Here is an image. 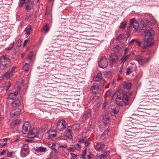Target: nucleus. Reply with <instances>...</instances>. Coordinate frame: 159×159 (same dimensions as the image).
<instances>
[{"mask_svg": "<svg viewBox=\"0 0 159 159\" xmlns=\"http://www.w3.org/2000/svg\"><path fill=\"white\" fill-rule=\"evenodd\" d=\"M141 26V29L144 30L145 33L144 47L146 48L152 46L154 43L152 40L154 39L153 36L155 34V31L152 29V23L149 20H143Z\"/></svg>", "mask_w": 159, "mask_h": 159, "instance_id": "f257e3e1", "label": "nucleus"}, {"mask_svg": "<svg viewBox=\"0 0 159 159\" xmlns=\"http://www.w3.org/2000/svg\"><path fill=\"white\" fill-rule=\"evenodd\" d=\"M11 61L7 55H3L0 57V64L4 68H7L11 66Z\"/></svg>", "mask_w": 159, "mask_h": 159, "instance_id": "f03ea898", "label": "nucleus"}, {"mask_svg": "<svg viewBox=\"0 0 159 159\" xmlns=\"http://www.w3.org/2000/svg\"><path fill=\"white\" fill-rule=\"evenodd\" d=\"M141 129H138L136 127L130 128L129 130L127 132L126 134L127 136L126 137L128 138H132V137L136 136V134L141 133Z\"/></svg>", "mask_w": 159, "mask_h": 159, "instance_id": "7ed1b4c3", "label": "nucleus"}, {"mask_svg": "<svg viewBox=\"0 0 159 159\" xmlns=\"http://www.w3.org/2000/svg\"><path fill=\"white\" fill-rule=\"evenodd\" d=\"M98 65L99 67L105 69L107 67L108 62L107 58L105 56L101 57L100 58Z\"/></svg>", "mask_w": 159, "mask_h": 159, "instance_id": "20e7f679", "label": "nucleus"}, {"mask_svg": "<svg viewBox=\"0 0 159 159\" xmlns=\"http://www.w3.org/2000/svg\"><path fill=\"white\" fill-rule=\"evenodd\" d=\"M118 58L117 55L114 53L111 54L110 57V63L111 66H115L118 61Z\"/></svg>", "mask_w": 159, "mask_h": 159, "instance_id": "39448f33", "label": "nucleus"}, {"mask_svg": "<svg viewBox=\"0 0 159 159\" xmlns=\"http://www.w3.org/2000/svg\"><path fill=\"white\" fill-rule=\"evenodd\" d=\"M39 129L36 128H34L30 130L28 134H27V136L28 137L32 138L37 137L38 135L39 134Z\"/></svg>", "mask_w": 159, "mask_h": 159, "instance_id": "423d86ee", "label": "nucleus"}, {"mask_svg": "<svg viewBox=\"0 0 159 159\" xmlns=\"http://www.w3.org/2000/svg\"><path fill=\"white\" fill-rule=\"evenodd\" d=\"M66 128V123L64 120L58 121L57 125V128L59 131H62Z\"/></svg>", "mask_w": 159, "mask_h": 159, "instance_id": "0eeeda50", "label": "nucleus"}, {"mask_svg": "<svg viewBox=\"0 0 159 159\" xmlns=\"http://www.w3.org/2000/svg\"><path fill=\"white\" fill-rule=\"evenodd\" d=\"M30 123L28 122H26L23 125L22 127V131L24 134H28L30 129Z\"/></svg>", "mask_w": 159, "mask_h": 159, "instance_id": "6e6552de", "label": "nucleus"}, {"mask_svg": "<svg viewBox=\"0 0 159 159\" xmlns=\"http://www.w3.org/2000/svg\"><path fill=\"white\" fill-rule=\"evenodd\" d=\"M92 92L93 93L95 94H98L100 92V90L98 87V84L97 83L93 84L91 88Z\"/></svg>", "mask_w": 159, "mask_h": 159, "instance_id": "1a4fd4ad", "label": "nucleus"}, {"mask_svg": "<svg viewBox=\"0 0 159 159\" xmlns=\"http://www.w3.org/2000/svg\"><path fill=\"white\" fill-rule=\"evenodd\" d=\"M28 145L25 144L23 145L21 148V154L26 156L29 153V149L28 148Z\"/></svg>", "mask_w": 159, "mask_h": 159, "instance_id": "9d476101", "label": "nucleus"}, {"mask_svg": "<svg viewBox=\"0 0 159 159\" xmlns=\"http://www.w3.org/2000/svg\"><path fill=\"white\" fill-rule=\"evenodd\" d=\"M130 25L129 28L133 26L135 31L137 30V28L139 26V20H130Z\"/></svg>", "mask_w": 159, "mask_h": 159, "instance_id": "9b49d317", "label": "nucleus"}, {"mask_svg": "<svg viewBox=\"0 0 159 159\" xmlns=\"http://www.w3.org/2000/svg\"><path fill=\"white\" fill-rule=\"evenodd\" d=\"M122 100L124 102V104L125 105H128L129 104V97L128 95L125 93L122 94Z\"/></svg>", "mask_w": 159, "mask_h": 159, "instance_id": "f8f14e48", "label": "nucleus"}, {"mask_svg": "<svg viewBox=\"0 0 159 159\" xmlns=\"http://www.w3.org/2000/svg\"><path fill=\"white\" fill-rule=\"evenodd\" d=\"M109 151H105L103 154L101 155L97 154V159H106L107 156L109 155Z\"/></svg>", "mask_w": 159, "mask_h": 159, "instance_id": "ddd939ff", "label": "nucleus"}, {"mask_svg": "<svg viewBox=\"0 0 159 159\" xmlns=\"http://www.w3.org/2000/svg\"><path fill=\"white\" fill-rule=\"evenodd\" d=\"M21 112L20 109L19 108H16L13 110L11 112L10 115L11 116H19Z\"/></svg>", "mask_w": 159, "mask_h": 159, "instance_id": "4468645a", "label": "nucleus"}, {"mask_svg": "<svg viewBox=\"0 0 159 159\" xmlns=\"http://www.w3.org/2000/svg\"><path fill=\"white\" fill-rule=\"evenodd\" d=\"M135 59L139 65H141L143 66V63L145 62V58H143L140 55H137L135 57Z\"/></svg>", "mask_w": 159, "mask_h": 159, "instance_id": "2eb2a0df", "label": "nucleus"}, {"mask_svg": "<svg viewBox=\"0 0 159 159\" xmlns=\"http://www.w3.org/2000/svg\"><path fill=\"white\" fill-rule=\"evenodd\" d=\"M34 151L36 152H44L47 151V148L46 147H36L34 148Z\"/></svg>", "mask_w": 159, "mask_h": 159, "instance_id": "dca6fc26", "label": "nucleus"}, {"mask_svg": "<svg viewBox=\"0 0 159 159\" xmlns=\"http://www.w3.org/2000/svg\"><path fill=\"white\" fill-rule=\"evenodd\" d=\"M33 2L30 0H28L26 3V10H30L33 7Z\"/></svg>", "mask_w": 159, "mask_h": 159, "instance_id": "f3484780", "label": "nucleus"}, {"mask_svg": "<svg viewBox=\"0 0 159 159\" xmlns=\"http://www.w3.org/2000/svg\"><path fill=\"white\" fill-rule=\"evenodd\" d=\"M104 148V144L102 143H98L95 146V149L97 151H100Z\"/></svg>", "mask_w": 159, "mask_h": 159, "instance_id": "a211bd4d", "label": "nucleus"}, {"mask_svg": "<svg viewBox=\"0 0 159 159\" xmlns=\"http://www.w3.org/2000/svg\"><path fill=\"white\" fill-rule=\"evenodd\" d=\"M116 101L117 104L120 106H122L124 103L121 97L120 96H118L116 99Z\"/></svg>", "mask_w": 159, "mask_h": 159, "instance_id": "6ab92c4d", "label": "nucleus"}, {"mask_svg": "<svg viewBox=\"0 0 159 159\" xmlns=\"http://www.w3.org/2000/svg\"><path fill=\"white\" fill-rule=\"evenodd\" d=\"M121 86L124 89H129L131 87V84L129 82L123 83L121 85Z\"/></svg>", "mask_w": 159, "mask_h": 159, "instance_id": "aec40b11", "label": "nucleus"}, {"mask_svg": "<svg viewBox=\"0 0 159 159\" xmlns=\"http://www.w3.org/2000/svg\"><path fill=\"white\" fill-rule=\"evenodd\" d=\"M20 119H16L11 123L10 127L11 128H13L15 125H17L20 124Z\"/></svg>", "mask_w": 159, "mask_h": 159, "instance_id": "412c9836", "label": "nucleus"}, {"mask_svg": "<svg viewBox=\"0 0 159 159\" xmlns=\"http://www.w3.org/2000/svg\"><path fill=\"white\" fill-rule=\"evenodd\" d=\"M20 101L17 99L16 100L12 102V105L13 107H15L17 106H19L20 104Z\"/></svg>", "mask_w": 159, "mask_h": 159, "instance_id": "4be33fe9", "label": "nucleus"}, {"mask_svg": "<svg viewBox=\"0 0 159 159\" xmlns=\"http://www.w3.org/2000/svg\"><path fill=\"white\" fill-rule=\"evenodd\" d=\"M109 132V129L107 128L105 130L103 133V134L102 136V138L103 139H105L107 138V134Z\"/></svg>", "mask_w": 159, "mask_h": 159, "instance_id": "5701e85b", "label": "nucleus"}, {"mask_svg": "<svg viewBox=\"0 0 159 159\" xmlns=\"http://www.w3.org/2000/svg\"><path fill=\"white\" fill-rule=\"evenodd\" d=\"M15 154V152H10L9 151H8L7 152V157H9L13 158L15 157H16Z\"/></svg>", "mask_w": 159, "mask_h": 159, "instance_id": "b1692460", "label": "nucleus"}, {"mask_svg": "<svg viewBox=\"0 0 159 159\" xmlns=\"http://www.w3.org/2000/svg\"><path fill=\"white\" fill-rule=\"evenodd\" d=\"M48 136L49 139H50L52 140H54L56 139V137L57 136L56 133H55L52 134H49Z\"/></svg>", "mask_w": 159, "mask_h": 159, "instance_id": "393cba45", "label": "nucleus"}, {"mask_svg": "<svg viewBox=\"0 0 159 159\" xmlns=\"http://www.w3.org/2000/svg\"><path fill=\"white\" fill-rule=\"evenodd\" d=\"M49 29V27L48 24L46 23L43 25V28L42 30V31L43 30L44 31L46 32H48Z\"/></svg>", "mask_w": 159, "mask_h": 159, "instance_id": "a878e982", "label": "nucleus"}, {"mask_svg": "<svg viewBox=\"0 0 159 159\" xmlns=\"http://www.w3.org/2000/svg\"><path fill=\"white\" fill-rule=\"evenodd\" d=\"M12 73L11 72V71H8L3 74V76H4L5 78L8 79L12 76Z\"/></svg>", "mask_w": 159, "mask_h": 159, "instance_id": "bb28decb", "label": "nucleus"}, {"mask_svg": "<svg viewBox=\"0 0 159 159\" xmlns=\"http://www.w3.org/2000/svg\"><path fill=\"white\" fill-rule=\"evenodd\" d=\"M129 57V55H124L122 58L121 59V63L124 64V63L126 61L127 58Z\"/></svg>", "mask_w": 159, "mask_h": 159, "instance_id": "cd10ccee", "label": "nucleus"}, {"mask_svg": "<svg viewBox=\"0 0 159 159\" xmlns=\"http://www.w3.org/2000/svg\"><path fill=\"white\" fill-rule=\"evenodd\" d=\"M31 30V27L30 25L28 26V27H26L25 29V31L26 33L28 35L30 34Z\"/></svg>", "mask_w": 159, "mask_h": 159, "instance_id": "c85d7f7f", "label": "nucleus"}, {"mask_svg": "<svg viewBox=\"0 0 159 159\" xmlns=\"http://www.w3.org/2000/svg\"><path fill=\"white\" fill-rule=\"evenodd\" d=\"M133 69L132 67H129L126 70V75H129L133 71Z\"/></svg>", "mask_w": 159, "mask_h": 159, "instance_id": "c756f323", "label": "nucleus"}, {"mask_svg": "<svg viewBox=\"0 0 159 159\" xmlns=\"http://www.w3.org/2000/svg\"><path fill=\"white\" fill-rule=\"evenodd\" d=\"M126 24L127 22L126 21H125L122 23H121L120 24V25L119 27V28L120 29L124 28L126 26Z\"/></svg>", "mask_w": 159, "mask_h": 159, "instance_id": "7c9ffc66", "label": "nucleus"}, {"mask_svg": "<svg viewBox=\"0 0 159 159\" xmlns=\"http://www.w3.org/2000/svg\"><path fill=\"white\" fill-rule=\"evenodd\" d=\"M91 116V113L90 112H88L85 113L83 116V118L86 119Z\"/></svg>", "mask_w": 159, "mask_h": 159, "instance_id": "2f4dec72", "label": "nucleus"}, {"mask_svg": "<svg viewBox=\"0 0 159 159\" xmlns=\"http://www.w3.org/2000/svg\"><path fill=\"white\" fill-rule=\"evenodd\" d=\"M109 122V119L108 117H104L103 119V122L105 125L108 123Z\"/></svg>", "mask_w": 159, "mask_h": 159, "instance_id": "473e14b6", "label": "nucleus"}, {"mask_svg": "<svg viewBox=\"0 0 159 159\" xmlns=\"http://www.w3.org/2000/svg\"><path fill=\"white\" fill-rule=\"evenodd\" d=\"M29 66L28 63H26L23 67V70L26 72L28 71L29 70Z\"/></svg>", "mask_w": 159, "mask_h": 159, "instance_id": "72a5a7b5", "label": "nucleus"}, {"mask_svg": "<svg viewBox=\"0 0 159 159\" xmlns=\"http://www.w3.org/2000/svg\"><path fill=\"white\" fill-rule=\"evenodd\" d=\"M48 125L47 124L44 125L42 127V131L43 132H45L47 130H48Z\"/></svg>", "mask_w": 159, "mask_h": 159, "instance_id": "f704fd0d", "label": "nucleus"}, {"mask_svg": "<svg viewBox=\"0 0 159 159\" xmlns=\"http://www.w3.org/2000/svg\"><path fill=\"white\" fill-rule=\"evenodd\" d=\"M32 15L27 14L25 17L26 20H31L32 19Z\"/></svg>", "mask_w": 159, "mask_h": 159, "instance_id": "c9c22d12", "label": "nucleus"}, {"mask_svg": "<svg viewBox=\"0 0 159 159\" xmlns=\"http://www.w3.org/2000/svg\"><path fill=\"white\" fill-rule=\"evenodd\" d=\"M25 0H20L19 2V6L20 7L22 6L25 3Z\"/></svg>", "mask_w": 159, "mask_h": 159, "instance_id": "e433bc0d", "label": "nucleus"}, {"mask_svg": "<svg viewBox=\"0 0 159 159\" xmlns=\"http://www.w3.org/2000/svg\"><path fill=\"white\" fill-rule=\"evenodd\" d=\"M108 105V103L107 102V101L106 100H105L104 102L102 105V107L103 109H105L107 106Z\"/></svg>", "mask_w": 159, "mask_h": 159, "instance_id": "4c0bfd02", "label": "nucleus"}, {"mask_svg": "<svg viewBox=\"0 0 159 159\" xmlns=\"http://www.w3.org/2000/svg\"><path fill=\"white\" fill-rule=\"evenodd\" d=\"M33 55V52H31L28 54V56L27 58V60H31L32 57Z\"/></svg>", "mask_w": 159, "mask_h": 159, "instance_id": "58836bf2", "label": "nucleus"}, {"mask_svg": "<svg viewBox=\"0 0 159 159\" xmlns=\"http://www.w3.org/2000/svg\"><path fill=\"white\" fill-rule=\"evenodd\" d=\"M72 128L71 127L69 126L66 129V132L68 133H70L72 131Z\"/></svg>", "mask_w": 159, "mask_h": 159, "instance_id": "ea45409f", "label": "nucleus"}, {"mask_svg": "<svg viewBox=\"0 0 159 159\" xmlns=\"http://www.w3.org/2000/svg\"><path fill=\"white\" fill-rule=\"evenodd\" d=\"M74 147L75 149L78 150H80V146L78 144H76L75 145Z\"/></svg>", "mask_w": 159, "mask_h": 159, "instance_id": "a19ab883", "label": "nucleus"}, {"mask_svg": "<svg viewBox=\"0 0 159 159\" xmlns=\"http://www.w3.org/2000/svg\"><path fill=\"white\" fill-rule=\"evenodd\" d=\"M86 151H87V149L86 148L83 151L82 154L81 155L82 157H84L86 155Z\"/></svg>", "mask_w": 159, "mask_h": 159, "instance_id": "79ce46f5", "label": "nucleus"}, {"mask_svg": "<svg viewBox=\"0 0 159 159\" xmlns=\"http://www.w3.org/2000/svg\"><path fill=\"white\" fill-rule=\"evenodd\" d=\"M119 110L118 109H113L112 110V112L115 114H117L119 112Z\"/></svg>", "mask_w": 159, "mask_h": 159, "instance_id": "37998d69", "label": "nucleus"}, {"mask_svg": "<svg viewBox=\"0 0 159 159\" xmlns=\"http://www.w3.org/2000/svg\"><path fill=\"white\" fill-rule=\"evenodd\" d=\"M102 74L100 73H98L96 76L98 78H99V79H100L101 80L102 78Z\"/></svg>", "mask_w": 159, "mask_h": 159, "instance_id": "c03bdc74", "label": "nucleus"}, {"mask_svg": "<svg viewBox=\"0 0 159 159\" xmlns=\"http://www.w3.org/2000/svg\"><path fill=\"white\" fill-rule=\"evenodd\" d=\"M70 155L71 156V157L74 159L76 158L77 157V155L73 153H71Z\"/></svg>", "mask_w": 159, "mask_h": 159, "instance_id": "a18cd8bd", "label": "nucleus"}, {"mask_svg": "<svg viewBox=\"0 0 159 159\" xmlns=\"http://www.w3.org/2000/svg\"><path fill=\"white\" fill-rule=\"evenodd\" d=\"M84 143H85V145L86 146H88L90 144V143L87 139L85 140Z\"/></svg>", "mask_w": 159, "mask_h": 159, "instance_id": "49530a36", "label": "nucleus"}, {"mask_svg": "<svg viewBox=\"0 0 159 159\" xmlns=\"http://www.w3.org/2000/svg\"><path fill=\"white\" fill-rule=\"evenodd\" d=\"M9 96V98L10 99H13V100H14V99L15 98V97H14V96L13 95V94H12V93L10 94Z\"/></svg>", "mask_w": 159, "mask_h": 159, "instance_id": "de8ad7c7", "label": "nucleus"}, {"mask_svg": "<svg viewBox=\"0 0 159 159\" xmlns=\"http://www.w3.org/2000/svg\"><path fill=\"white\" fill-rule=\"evenodd\" d=\"M11 86V83L10 82H9L7 86V88L6 89V91H7L8 90V89H9V88Z\"/></svg>", "mask_w": 159, "mask_h": 159, "instance_id": "09e8293b", "label": "nucleus"}, {"mask_svg": "<svg viewBox=\"0 0 159 159\" xmlns=\"http://www.w3.org/2000/svg\"><path fill=\"white\" fill-rule=\"evenodd\" d=\"M18 93V91H16L14 92V93H12V94H13V95L14 96V97H16V96L17 95Z\"/></svg>", "mask_w": 159, "mask_h": 159, "instance_id": "8fccbe9b", "label": "nucleus"}, {"mask_svg": "<svg viewBox=\"0 0 159 159\" xmlns=\"http://www.w3.org/2000/svg\"><path fill=\"white\" fill-rule=\"evenodd\" d=\"M16 68V67L15 66H13L11 69V70H9V71L11 72V73L13 74V72L14 71L15 69Z\"/></svg>", "mask_w": 159, "mask_h": 159, "instance_id": "3c124183", "label": "nucleus"}, {"mask_svg": "<svg viewBox=\"0 0 159 159\" xmlns=\"http://www.w3.org/2000/svg\"><path fill=\"white\" fill-rule=\"evenodd\" d=\"M85 140V139L84 138H82L81 139H79L78 141L79 142L84 143V142Z\"/></svg>", "mask_w": 159, "mask_h": 159, "instance_id": "603ef678", "label": "nucleus"}, {"mask_svg": "<svg viewBox=\"0 0 159 159\" xmlns=\"http://www.w3.org/2000/svg\"><path fill=\"white\" fill-rule=\"evenodd\" d=\"M94 80L95 81H99L101 80V79H99V78H98L96 76H95L94 78Z\"/></svg>", "mask_w": 159, "mask_h": 159, "instance_id": "864d4df0", "label": "nucleus"}, {"mask_svg": "<svg viewBox=\"0 0 159 159\" xmlns=\"http://www.w3.org/2000/svg\"><path fill=\"white\" fill-rule=\"evenodd\" d=\"M6 150H3V151L1 152L0 155H3L6 152Z\"/></svg>", "mask_w": 159, "mask_h": 159, "instance_id": "5fc2aeb1", "label": "nucleus"}, {"mask_svg": "<svg viewBox=\"0 0 159 159\" xmlns=\"http://www.w3.org/2000/svg\"><path fill=\"white\" fill-rule=\"evenodd\" d=\"M28 41V40H26L24 41V43H23V45L24 46H25L26 45V44L27 43Z\"/></svg>", "mask_w": 159, "mask_h": 159, "instance_id": "6e6d98bb", "label": "nucleus"}, {"mask_svg": "<svg viewBox=\"0 0 159 159\" xmlns=\"http://www.w3.org/2000/svg\"><path fill=\"white\" fill-rule=\"evenodd\" d=\"M59 147L60 148H66L67 147V145H64L59 146Z\"/></svg>", "mask_w": 159, "mask_h": 159, "instance_id": "4d7b16f0", "label": "nucleus"}, {"mask_svg": "<svg viewBox=\"0 0 159 159\" xmlns=\"http://www.w3.org/2000/svg\"><path fill=\"white\" fill-rule=\"evenodd\" d=\"M68 150L74 152V149L73 148H70L68 149Z\"/></svg>", "mask_w": 159, "mask_h": 159, "instance_id": "13d9d810", "label": "nucleus"}, {"mask_svg": "<svg viewBox=\"0 0 159 159\" xmlns=\"http://www.w3.org/2000/svg\"><path fill=\"white\" fill-rule=\"evenodd\" d=\"M11 47H8V48H7V49L8 50H10L11 48H12L13 47V44H11Z\"/></svg>", "mask_w": 159, "mask_h": 159, "instance_id": "bf43d9fd", "label": "nucleus"}, {"mask_svg": "<svg viewBox=\"0 0 159 159\" xmlns=\"http://www.w3.org/2000/svg\"><path fill=\"white\" fill-rule=\"evenodd\" d=\"M117 39L121 41L123 39V38L121 37V36L120 35L118 37Z\"/></svg>", "mask_w": 159, "mask_h": 159, "instance_id": "052dcab7", "label": "nucleus"}, {"mask_svg": "<svg viewBox=\"0 0 159 159\" xmlns=\"http://www.w3.org/2000/svg\"><path fill=\"white\" fill-rule=\"evenodd\" d=\"M127 50H128V49L127 48H125V49L124 53V55H126V54L127 53Z\"/></svg>", "mask_w": 159, "mask_h": 159, "instance_id": "680f3d73", "label": "nucleus"}, {"mask_svg": "<svg viewBox=\"0 0 159 159\" xmlns=\"http://www.w3.org/2000/svg\"><path fill=\"white\" fill-rule=\"evenodd\" d=\"M135 40H136V39H133L130 41V43H133L134 42Z\"/></svg>", "mask_w": 159, "mask_h": 159, "instance_id": "e2e57ef3", "label": "nucleus"}, {"mask_svg": "<svg viewBox=\"0 0 159 159\" xmlns=\"http://www.w3.org/2000/svg\"><path fill=\"white\" fill-rule=\"evenodd\" d=\"M68 138L71 139L72 137V135L70 134H68V136H67Z\"/></svg>", "mask_w": 159, "mask_h": 159, "instance_id": "0e129e2a", "label": "nucleus"}, {"mask_svg": "<svg viewBox=\"0 0 159 159\" xmlns=\"http://www.w3.org/2000/svg\"><path fill=\"white\" fill-rule=\"evenodd\" d=\"M56 145V144L55 143L53 144L51 146L52 148H53L55 149V148H54Z\"/></svg>", "mask_w": 159, "mask_h": 159, "instance_id": "69168bd1", "label": "nucleus"}, {"mask_svg": "<svg viewBox=\"0 0 159 159\" xmlns=\"http://www.w3.org/2000/svg\"><path fill=\"white\" fill-rule=\"evenodd\" d=\"M136 43H137L139 45V46H140L142 43L141 42H139L137 41H136Z\"/></svg>", "mask_w": 159, "mask_h": 159, "instance_id": "338daca9", "label": "nucleus"}, {"mask_svg": "<svg viewBox=\"0 0 159 159\" xmlns=\"http://www.w3.org/2000/svg\"><path fill=\"white\" fill-rule=\"evenodd\" d=\"M87 156L88 159H91V157H90L89 155H88Z\"/></svg>", "mask_w": 159, "mask_h": 159, "instance_id": "774afa93", "label": "nucleus"}]
</instances>
